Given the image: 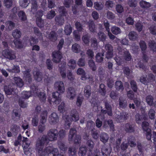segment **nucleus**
Wrapping results in <instances>:
<instances>
[{"label":"nucleus","instance_id":"f3484780","mask_svg":"<svg viewBox=\"0 0 156 156\" xmlns=\"http://www.w3.org/2000/svg\"><path fill=\"white\" fill-rule=\"evenodd\" d=\"M76 133V130L75 128H72L70 129L68 136V141L69 143L73 141V138Z\"/></svg>","mask_w":156,"mask_h":156},{"label":"nucleus","instance_id":"2eb2a0df","mask_svg":"<svg viewBox=\"0 0 156 156\" xmlns=\"http://www.w3.org/2000/svg\"><path fill=\"white\" fill-rule=\"evenodd\" d=\"M125 131L128 133H132L135 131L134 125L132 123H127L125 124Z\"/></svg>","mask_w":156,"mask_h":156},{"label":"nucleus","instance_id":"4468645a","mask_svg":"<svg viewBox=\"0 0 156 156\" xmlns=\"http://www.w3.org/2000/svg\"><path fill=\"white\" fill-rule=\"evenodd\" d=\"M115 117L119 120V121L122 122L128 118V115L125 112H122L120 113L119 115H116Z\"/></svg>","mask_w":156,"mask_h":156},{"label":"nucleus","instance_id":"603ef678","mask_svg":"<svg viewBox=\"0 0 156 156\" xmlns=\"http://www.w3.org/2000/svg\"><path fill=\"white\" fill-rule=\"evenodd\" d=\"M19 103L20 107L22 108H26L27 106V103L25 101L24 99L21 98H19Z\"/></svg>","mask_w":156,"mask_h":156},{"label":"nucleus","instance_id":"09e8293b","mask_svg":"<svg viewBox=\"0 0 156 156\" xmlns=\"http://www.w3.org/2000/svg\"><path fill=\"white\" fill-rule=\"evenodd\" d=\"M76 150L75 147H70L68 149V153L70 156L76 155Z\"/></svg>","mask_w":156,"mask_h":156},{"label":"nucleus","instance_id":"2f4dec72","mask_svg":"<svg viewBox=\"0 0 156 156\" xmlns=\"http://www.w3.org/2000/svg\"><path fill=\"white\" fill-rule=\"evenodd\" d=\"M148 46L153 52H156V42L154 40H150L148 42Z\"/></svg>","mask_w":156,"mask_h":156},{"label":"nucleus","instance_id":"49530a36","mask_svg":"<svg viewBox=\"0 0 156 156\" xmlns=\"http://www.w3.org/2000/svg\"><path fill=\"white\" fill-rule=\"evenodd\" d=\"M4 90L5 93L8 95H10L13 94L14 90L13 88L9 87L7 86H5L4 87Z\"/></svg>","mask_w":156,"mask_h":156},{"label":"nucleus","instance_id":"72a5a7b5","mask_svg":"<svg viewBox=\"0 0 156 156\" xmlns=\"http://www.w3.org/2000/svg\"><path fill=\"white\" fill-rule=\"evenodd\" d=\"M103 7V5L101 2L97 1L94 3V7L97 10H102Z\"/></svg>","mask_w":156,"mask_h":156},{"label":"nucleus","instance_id":"338daca9","mask_svg":"<svg viewBox=\"0 0 156 156\" xmlns=\"http://www.w3.org/2000/svg\"><path fill=\"white\" fill-rule=\"evenodd\" d=\"M88 64L92 71H95L96 70V67L93 60L92 59L89 60L88 62Z\"/></svg>","mask_w":156,"mask_h":156},{"label":"nucleus","instance_id":"9b49d317","mask_svg":"<svg viewBox=\"0 0 156 156\" xmlns=\"http://www.w3.org/2000/svg\"><path fill=\"white\" fill-rule=\"evenodd\" d=\"M58 116L56 113H52L49 117V123L51 124H56L58 121Z\"/></svg>","mask_w":156,"mask_h":156},{"label":"nucleus","instance_id":"bf43d9fd","mask_svg":"<svg viewBox=\"0 0 156 156\" xmlns=\"http://www.w3.org/2000/svg\"><path fill=\"white\" fill-rule=\"evenodd\" d=\"M139 44L141 50L143 51H145L147 48L145 42L143 40H140Z\"/></svg>","mask_w":156,"mask_h":156},{"label":"nucleus","instance_id":"680f3d73","mask_svg":"<svg viewBox=\"0 0 156 156\" xmlns=\"http://www.w3.org/2000/svg\"><path fill=\"white\" fill-rule=\"evenodd\" d=\"M99 38L100 41L103 42L105 41L106 36L105 34L103 32H99L98 34Z\"/></svg>","mask_w":156,"mask_h":156},{"label":"nucleus","instance_id":"8fccbe9b","mask_svg":"<svg viewBox=\"0 0 156 156\" xmlns=\"http://www.w3.org/2000/svg\"><path fill=\"white\" fill-rule=\"evenodd\" d=\"M64 32L67 35H69L72 32V28L70 24L66 25L65 27Z\"/></svg>","mask_w":156,"mask_h":156},{"label":"nucleus","instance_id":"0e129e2a","mask_svg":"<svg viewBox=\"0 0 156 156\" xmlns=\"http://www.w3.org/2000/svg\"><path fill=\"white\" fill-rule=\"evenodd\" d=\"M58 144L59 147L61 150L65 151L67 150V147L62 142L59 141L58 142Z\"/></svg>","mask_w":156,"mask_h":156},{"label":"nucleus","instance_id":"ddd939ff","mask_svg":"<svg viewBox=\"0 0 156 156\" xmlns=\"http://www.w3.org/2000/svg\"><path fill=\"white\" fill-rule=\"evenodd\" d=\"M119 51V54H122L124 57V58H132L131 55L129 51L126 49H122L121 47L118 48Z\"/></svg>","mask_w":156,"mask_h":156},{"label":"nucleus","instance_id":"13d9d810","mask_svg":"<svg viewBox=\"0 0 156 156\" xmlns=\"http://www.w3.org/2000/svg\"><path fill=\"white\" fill-rule=\"evenodd\" d=\"M7 70L10 72L15 73H19L20 71L19 67L17 66H14L12 69H8Z\"/></svg>","mask_w":156,"mask_h":156},{"label":"nucleus","instance_id":"4be33fe9","mask_svg":"<svg viewBox=\"0 0 156 156\" xmlns=\"http://www.w3.org/2000/svg\"><path fill=\"white\" fill-rule=\"evenodd\" d=\"M17 15L22 21L24 22L27 20V16L25 13L23 11L21 10L18 12Z\"/></svg>","mask_w":156,"mask_h":156},{"label":"nucleus","instance_id":"ea45409f","mask_svg":"<svg viewBox=\"0 0 156 156\" xmlns=\"http://www.w3.org/2000/svg\"><path fill=\"white\" fill-rule=\"evenodd\" d=\"M140 6L143 9H147L151 7L150 3L146 1L142 0L140 2Z\"/></svg>","mask_w":156,"mask_h":156},{"label":"nucleus","instance_id":"b1692460","mask_svg":"<svg viewBox=\"0 0 156 156\" xmlns=\"http://www.w3.org/2000/svg\"><path fill=\"white\" fill-rule=\"evenodd\" d=\"M12 35L15 39H19L21 36V33L20 30L16 29L13 31Z\"/></svg>","mask_w":156,"mask_h":156},{"label":"nucleus","instance_id":"69168bd1","mask_svg":"<svg viewBox=\"0 0 156 156\" xmlns=\"http://www.w3.org/2000/svg\"><path fill=\"white\" fill-rule=\"evenodd\" d=\"M87 152V148L86 147H81L80 148L79 154L81 156L85 155Z\"/></svg>","mask_w":156,"mask_h":156},{"label":"nucleus","instance_id":"423d86ee","mask_svg":"<svg viewBox=\"0 0 156 156\" xmlns=\"http://www.w3.org/2000/svg\"><path fill=\"white\" fill-rule=\"evenodd\" d=\"M2 55L5 58H16L14 52L11 49H7L3 50Z\"/></svg>","mask_w":156,"mask_h":156},{"label":"nucleus","instance_id":"6ab92c4d","mask_svg":"<svg viewBox=\"0 0 156 156\" xmlns=\"http://www.w3.org/2000/svg\"><path fill=\"white\" fill-rule=\"evenodd\" d=\"M47 115L48 112L46 110L43 111L41 113L40 122L41 124H44L46 122L47 118Z\"/></svg>","mask_w":156,"mask_h":156},{"label":"nucleus","instance_id":"bb28decb","mask_svg":"<svg viewBox=\"0 0 156 156\" xmlns=\"http://www.w3.org/2000/svg\"><path fill=\"white\" fill-rule=\"evenodd\" d=\"M100 137L101 141L104 143L107 142L109 139L108 135L105 133H102L100 135Z\"/></svg>","mask_w":156,"mask_h":156},{"label":"nucleus","instance_id":"9d476101","mask_svg":"<svg viewBox=\"0 0 156 156\" xmlns=\"http://www.w3.org/2000/svg\"><path fill=\"white\" fill-rule=\"evenodd\" d=\"M105 48L107 51L106 58H112L113 55V48L112 46L109 44H107L105 46Z\"/></svg>","mask_w":156,"mask_h":156},{"label":"nucleus","instance_id":"052dcab7","mask_svg":"<svg viewBox=\"0 0 156 156\" xmlns=\"http://www.w3.org/2000/svg\"><path fill=\"white\" fill-rule=\"evenodd\" d=\"M29 0H21L20 2V6L23 8L27 7L30 2H28Z\"/></svg>","mask_w":156,"mask_h":156},{"label":"nucleus","instance_id":"7ed1b4c3","mask_svg":"<svg viewBox=\"0 0 156 156\" xmlns=\"http://www.w3.org/2000/svg\"><path fill=\"white\" fill-rule=\"evenodd\" d=\"M50 140L48 136L45 135H43L41 137L38 138L36 142V146L44 147V146L47 145L49 143Z\"/></svg>","mask_w":156,"mask_h":156},{"label":"nucleus","instance_id":"dca6fc26","mask_svg":"<svg viewBox=\"0 0 156 156\" xmlns=\"http://www.w3.org/2000/svg\"><path fill=\"white\" fill-rule=\"evenodd\" d=\"M119 106L122 108H125L127 106V102L126 98L122 97H120L119 99Z\"/></svg>","mask_w":156,"mask_h":156},{"label":"nucleus","instance_id":"a211bd4d","mask_svg":"<svg viewBox=\"0 0 156 156\" xmlns=\"http://www.w3.org/2000/svg\"><path fill=\"white\" fill-rule=\"evenodd\" d=\"M89 29L90 31L92 33H95L96 31V28L94 22L92 20H90L88 23Z\"/></svg>","mask_w":156,"mask_h":156},{"label":"nucleus","instance_id":"58836bf2","mask_svg":"<svg viewBox=\"0 0 156 156\" xmlns=\"http://www.w3.org/2000/svg\"><path fill=\"white\" fill-rule=\"evenodd\" d=\"M84 98L81 95H79L77 97L76 105L77 107H80L83 100Z\"/></svg>","mask_w":156,"mask_h":156},{"label":"nucleus","instance_id":"aec40b11","mask_svg":"<svg viewBox=\"0 0 156 156\" xmlns=\"http://www.w3.org/2000/svg\"><path fill=\"white\" fill-rule=\"evenodd\" d=\"M91 87L89 85H87L84 88V95L86 97L89 98L91 94Z\"/></svg>","mask_w":156,"mask_h":156},{"label":"nucleus","instance_id":"a18cd8bd","mask_svg":"<svg viewBox=\"0 0 156 156\" xmlns=\"http://www.w3.org/2000/svg\"><path fill=\"white\" fill-rule=\"evenodd\" d=\"M94 126L95 123L93 121L91 120L87 121V127L91 131L95 130Z\"/></svg>","mask_w":156,"mask_h":156},{"label":"nucleus","instance_id":"6e6552de","mask_svg":"<svg viewBox=\"0 0 156 156\" xmlns=\"http://www.w3.org/2000/svg\"><path fill=\"white\" fill-rule=\"evenodd\" d=\"M66 65V62L64 61H62L58 66L59 72L62 77L64 79L66 78V70L65 68Z\"/></svg>","mask_w":156,"mask_h":156},{"label":"nucleus","instance_id":"774afa93","mask_svg":"<svg viewBox=\"0 0 156 156\" xmlns=\"http://www.w3.org/2000/svg\"><path fill=\"white\" fill-rule=\"evenodd\" d=\"M75 26L77 30L79 32H81L83 29V26L80 22L77 21L75 23Z\"/></svg>","mask_w":156,"mask_h":156},{"label":"nucleus","instance_id":"5701e85b","mask_svg":"<svg viewBox=\"0 0 156 156\" xmlns=\"http://www.w3.org/2000/svg\"><path fill=\"white\" fill-rule=\"evenodd\" d=\"M31 12L33 14H34L37 9L38 5L37 2L35 0H32L31 1Z\"/></svg>","mask_w":156,"mask_h":156},{"label":"nucleus","instance_id":"79ce46f5","mask_svg":"<svg viewBox=\"0 0 156 156\" xmlns=\"http://www.w3.org/2000/svg\"><path fill=\"white\" fill-rule=\"evenodd\" d=\"M6 27L10 30H12L15 26V23L11 20L7 21L5 23Z\"/></svg>","mask_w":156,"mask_h":156},{"label":"nucleus","instance_id":"6e6d98bb","mask_svg":"<svg viewBox=\"0 0 156 156\" xmlns=\"http://www.w3.org/2000/svg\"><path fill=\"white\" fill-rule=\"evenodd\" d=\"M29 41L30 44L31 46H32L34 44H37L39 42V40L38 38H36L35 37L31 36L30 37L29 39Z\"/></svg>","mask_w":156,"mask_h":156},{"label":"nucleus","instance_id":"4d7b16f0","mask_svg":"<svg viewBox=\"0 0 156 156\" xmlns=\"http://www.w3.org/2000/svg\"><path fill=\"white\" fill-rule=\"evenodd\" d=\"M81 139V137L79 135H76L73 138V141L71 142V143H72L73 142L75 144H78L80 142Z\"/></svg>","mask_w":156,"mask_h":156},{"label":"nucleus","instance_id":"c756f323","mask_svg":"<svg viewBox=\"0 0 156 156\" xmlns=\"http://www.w3.org/2000/svg\"><path fill=\"white\" fill-rule=\"evenodd\" d=\"M130 87L134 92L136 93L137 92L138 88L137 83L136 81L134 80H131L130 82Z\"/></svg>","mask_w":156,"mask_h":156},{"label":"nucleus","instance_id":"473e14b6","mask_svg":"<svg viewBox=\"0 0 156 156\" xmlns=\"http://www.w3.org/2000/svg\"><path fill=\"white\" fill-rule=\"evenodd\" d=\"M146 101L147 104L150 106H152L154 104V98L151 95H148L146 98Z\"/></svg>","mask_w":156,"mask_h":156},{"label":"nucleus","instance_id":"20e7f679","mask_svg":"<svg viewBox=\"0 0 156 156\" xmlns=\"http://www.w3.org/2000/svg\"><path fill=\"white\" fill-rule=\"evenodd\" d=\"M104 103L105 110L102 109L101 110V113L103 115L107 114L109 116H112V107L110 104V102L107 100H105Z\"/></svg>","mask_w":156,"mask_h":156},{"label":"nucleus","instance_id":"f8f14e48","mask_svg":"<svg viewBox=\"0 0 156 156\" xmlns=\"http://www.w3.org/2000/svg\"><path fill=\"white\" fill-rule=\"evenodd\" d=\"M33 73L35 80L39 82L42 80L43 78L42 74L39 70L37 68L35 69Z\"/></svg>","mask_w":156,"mask_h":156},{"label":"nucleus","instance_id":"c9c22d12","mask_svg":"<svg viewBox=\"0 0 156 156\" xmlns=\"http://www.w3.org/2000/svg\"><path fill=\"white\" fill-rule=\"evenodd\" d=\"M43 148L41 146L38 147L36 146V149L38 151V154L40 156H45L46 154V152Z\"/></svg>","mask_w":156,"mask_h":156},{"label":"nucleus","instance_id":"e433bc0d","mask_svg":"<svg viewBox=\"0 0 156 156\" xmlns=\"http://www.w3.org/2000/svg\"><path fill=\"white\" fill-rule=\"evenodd\" d=\"M101 152L104 156H109L111 151L110 150H108L105 146H103L101 148Z\"/></svg>","mask_w":156,"mask_h":156},{"label":"nucleus","instance_id":"3c124183","mask_svg":"<svg viewBox=\"0 0 156 156\" xmlns=\"http://www.w3.org/2000/svg\"><path fill=\"white\" fill-rule=\"evenodd\" d=\"M99 91L101 93V94L103 96H105L106 94V90L105 86L102 83L100 84L99 86Z\"/></svg>","mask_w":156,"mask_h":156},{"label":"nucleus","instance_id":"864d4df0","mask_svg":"<svg viewBox=\"0 0 156 156\" xmlns=\"http://www.w3.org/2000/svg\"><path fill=\"white\" fill-rule=\"evenodd\" d=\"M55 11L51 10L49 11L47 15V18L49 20L52 19L56 15Z\"/></svg>","mask_w":156,"mask_h":156},{"label":"nucleus","instance_id":"f03ea898","mask_svg":"<svg viewBox=\"0 0 156 156\" xmlns=\"http://www.w3.org/2000/svg\"><path fill=\"white\" fill-rule=\"evenodd\" d=\"M141 126L143 130L146 132V135L147 139L149 140H150L152 134L149 124L148 122L144 121L142 122Z\"/></svg>","mask_w":156,"mask_h":156},{"label":"nucleus","instance_id":"e2e57ef3","mask_svg":"<svg viewBox=\"0 0 156 156\" xmlns=\"http://www.w3.org/2000/svg\"><path fill=\"white\" fill-rule=\"evenodd\" d=\"M76 64L75 61L73 59H71L68 63V65L70 69H74L76 66Z\"/></svg>","mask_w":156,"mask_h":156},{"label":"nucleus","instance_id":"39448f33","mask_svg":"<svg viewBox=\"0 0 156 156\" xmlns=\"http://www.w3.org/2000/svg\"><path fill=\"white\" fill-rule=\"evenodd\" d=\"M47 135L50 141L56 140L58 136V131L55 129H51L48 131Z\"/></svg>","mask_w":156,"mask_h":156},{"label":"nucleus","instance_id":"c85d7f7f","mask_svg":"<svg viewBox=\"0 0 156 156\" xmlns=\"http://www.w3.org/2000/svg\"><path fill=\"white\" fill-rule=\"evenodd\" d=\"M58 50L53 52L52 54L53 58H62V55L61 52Z\"/></svg>","mask_w":156,"mask_h":156},{"label":"nucleus","instance_id":"1a4fd4ad","mask_svg":"<svg viewBox=\"0 0 156 156\" xmlns=\"http://www.w3.org/2000/svg\"><path fill=\"white\" fill-rule=\"evenodd\" d=\"M70 118L71 120L74 122H76L79 120V114L76 109H73L70 111Z\"/></svg>","mask_w":156,"mask_h":156},{"label":"nucleus","instance_id":"37998d69","mask_svg":"<svg viewBox=\"0 0 156 156\" xmlns=\"http://www.w3.org/2000/svg\"><path fill=\"white\" fill-rule=\"evenodd\" d=\"M19 39H14V43L16 47L17 48H21L23 47V45L22 42Z\"/></svg>","mask_w":156,"mask_h":156},{"label":"nucleus","instance_id":"a19ab883","mask_svg":"<svg viewBox=\"0 0 156 156\" xmlns=\"http://www.w3.org/2000/svg\"><path fill=\"white\" fill-rule=\"evenodd\" d=\"M72 49L73 52L78 53L80 51V47L79 44L76 43L72 45Z\"/></svg>","mask_w":156,"mask_h":156},{"label":"nucleus","instance_id":"a878e982","mask_svg":"<svg viewBox=\"0 0 156 156\" xmlns=\"http://www.w3.org/2000/svg\"><path fill=\"white\" fill-rule=\"evenodd\" d=\"M137 33L134 31H130L129 34V39L131 41H135L138 38Z\"/></svg>","mask_w":156,"mask_h":156},{"label":"nucleus","instance_id":"c03bdc74","mask_svg":"<svg viewBox=\"0 0 156 156\" xmlns=\"http://www.w3.org/2000/svg\"><path fill=\"white\" fill-rule=\"evenodd\" d=\"M36 23L40 28H43L44 26V20L42 19H36Z\"/></svg>","mask_w":156,"mask_h":156},{"label":"nucleus","instance_id":"f257e3e1","mask_svg":"<svg viewBox=\"0 0 156 156\" xmlns=\"http://www.w3.org/2000/svg\"><path fill=\"white\" fill-rule=\"evenodd\" d=\"M54 88L57 91L52 93L53 98L52 101L54 104L58 105L62 101L61 96L60 94L63 93L65 91V87L63 83L60 81L56 82L54 84Z\"/></svg>","mask_w":156,"mask_h":156},{"label":"nucleus","instance_id":"f704fd0d","mask_svg":"<svg viewBox=\"0 0 156 156\" xmlns=\"http://www.w3.org/2000/svg\"><path fill=\"white\" fill-rule=\"evenodd\" d=\"M58 11L60 14L59 15L64 16L66 15L67 12L66 9L64 6H61L58 7Z\"/></svg>","mask_w":156,"mask_h":156},{"label":"nucleus","instance_id":"5fc2aeb1","mask_svg":"<svg viewBox=\"0 0 156 156\" xmlns=\"http://www.w3.org/2000/svg\"><path fill=\"white\" fill-rule=\"evenodd\" d=\"M31 94L30 91H24L22 93L21 98L23 99H27L30 96Z\"/></svg>","mask_w":156,"mask_h":156},{"label":"nucleus","instance_id":"393cba45","mask_svg":"<svg viewBox=\"0 0 156 156\" xmlns=\"http://www.w3.org/2000/svg\"><path fill=\"white\" fill-rule=\"evenodd\" d=\"M115 87L116 90H118L123 91L124 87L122 83L120 80L117 81L115 83Z\"/></svg>","mask_w":156,"mask_h":156},{"label":"nucleus","instance_id":"4c0bfd02","mask_svg":"<svg viewBox=\"0 0 156 156\" xmlns=\"http://www.w3.org/2000/svg\"><path fill=\"white\" fill-rule=\"evenodd\" d=\"M56 33L54 31H51L49 35V39L52 41H55L57 39Z\"/></svg>","mask_w":156,"mask_h":156},{"label":"nucleus","instance_id":"7c9ffc66","mask_svg":"<svg viewBox=\"0 0 156 156\" xmlns=\"http://www.w3.org/2000/svg\"><path fill=\"white\" fill-rule=\"evenodd\" d=\"M14 79L15 83L20 87H22L24 85V83L22 79L19 77H15Z\"/></svg>","mask_w":156,"mask_h":156},{"label":"nucleus","instance_id":"de8ad7c7","mask_svg":"<svg viewBox=\"0 0 156 156\" xmlns=\"http://www.w3.org/2000/svg\"><path fill=\"white\" fill-rule=\"evenodd\" d=\"M38 97L41 102L44 103L46 101V98L45 94L42 92H40L37 95Z\"/></svg>","mask_w":156,"mask_h":156},{"label":"nucleus","instance_id":"412c9836","mask_svg":"<svg viewBox=\"0 0 156 156\" xmlns=\"http://www.w3.org/2000/svg\"><path fill=\"white\" fill-rule=\"evenodd\" d=\"M128 143L131 147H135L136 146V140L134 136H130L128 139Z\"/></svg>","mask_w":156,"mask_h":156},{"label":"nucleus","instance_id":"0eeeda50","mask_svg":"<svg viewBox=\"0 0 156 156\" xmlns=\"http://www.w3.org/2000/svg\"><path fill=\"white\" fill-rule=\"evenodd\" d=\"M76 95L75 89L73 87H69L67 89V97L70 100H73Z\"/></svg>","mask_w":156,"mask_h":156},{"label":"nucleus","instance_id":"cd10ccee","mask_svg":"<svg viewBox=\"0 0 156 156\" xmlns=\"http://www.w3.org/2000/svg\"><path fill=\"white\" fill-rule=\"evenodd\" d=\"M55 20L57 23H58V24L61 26L63 24L65 21L64 16H61V15H58L56 16Z\"/></svg>","mask_w":156,"mask_h":156}]
</instances>
